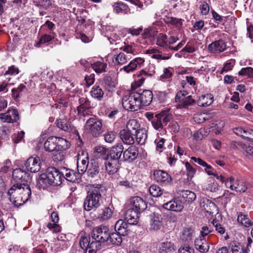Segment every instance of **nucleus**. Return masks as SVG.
<instances>
[{
	"mask_svg": "<svg viewBox=\"0 0 253 253\" xmlns=\"http://www.w3.org/2000/svg\"><path fill=\"white\" fill-rule=\"evenodd\" d=\"M84 129L93 137H99L104 131L103 121L95 116L89 118L85 123Z\"/></svg>",
	"mask_w": 253,
	"mask_h": 253,
	"instance_id": "20e7f679",
	"label": "nucleus"
},
{
	"mask_svg": "<svg viewBox=\"0 0 253 253\" xmlns=\"http://www.w3.org/2000/svg\"><path fill=\"white\" fill-rule=\"evenodd\" d=\"M92 68L97 73H101L105 71L107 67V64L101 61H97L91 64Z\"/></svg>",
	"mask_w": 253,
	"mask_h": 253,
	"instance_id": "49530a36",
	"label": "nucleus"
},
{
	"mask_svg": "<svg viewBox=\"0 0 253 253\" xmlns=\"http://www.w3.org/2000/svg\"><path fill=\"white\" fill-rule=\"evenodd\" d=\"M201 206L205 211L210 215H212L217 212V207L216 205L209 199H204L201 203Z\"/></svg>",
	"mask_w": 253,
	"mask_h": 253,
	"instance_id": "a878e982",
	"label": "nucleus"
},
{
	"mask_svg": "<svg viewBox=\"0 0 253 253\" xmlns=\"http://www.w3.org/2000/svg\"><path fill=\"white\" fill-rule=\"evenodd\" d=\"M12 177L17 182L16 183H30L31 181V177L29 173L20 168L16 169L13 170Z\"/></svg>",
	"mask_w": 253,
	"mask_h": 253,
	"instance_id": "9d476101",
	"label": "nucleus"
},
{
	"mask_svg": "<svg viewBox=\"0 0 253 253\" xmlns=\"http://www.w3.org/2000/svg\"><path fill=\"white\" fill-rule=\"evenodd\" d=\"M120 49L127 53H131L133 55L135 54V49L130 45L127 44L122 46L120 48Z\"/></svg>",
	"mask_w": 253,
	"mask_h": 253,
	"instance_id": "69168bd1",
	"label": "nucleus"
},
{
	"mask_svg": "<svg viewBox=\"0 0 253 253\" xmlns=\"http://www.w3.org/2000/svg\"><path fill=\"white\" fill-rule=\"evenodd\" d=\"M95 217L102 220L108 219L112 215V211L108 207H105L104 209H98L95 210Z\"/></svg>",
	"mask_w": 253,
	"mask_h": 253,
	"instance_id": "c756f323",
	"label": "nucleus"
},
{
	"mask_svg": "<svg viewBox=\"0 0 253 253\" xmlns=\"http://www.w3.org/2000/svg\"><path fill=\"white\" fill-rule=\"evenodd\" d=\"M191 159L194 162L197 163L199 165L205 167V171L209 175H215V174L213 172V168L210 165H208L206 162L204 161L202 159L200 158H196L195 157H191Z\"/></svg>",
	"mask_w": 253,
	"mask_h": 253,
	"instance_id": "4c0bfd02",
	"label": "nucleus"
},
{
	"mask_svg": "<svg viewBox=\"0 0 253 253\" xmlns=\"http://www.w3.org/2000/svg\"><path fill=\"white\" fill-rule=\"evenodd\" d=\"M153 175L155 180L162 186L170 185L172 183L171 176L164 170H155Z\"/></svg>",
	"mask_w": 253,
	"mask_h": 253,
	"instance_id": "1a4fd4ad",
	"label": "nucleus"
},
{
	"mask_svg": "<svg viewBox=\"0 0 253 253\" xmlns=\"http://www.w3.org/2000/svg\"><path fill=\"white\" fill-rule=\"evenodd\" d=\"M140 214V212H137L136 210L131 207L126 212L125 219L127 220L128 224H136L138 222Z\"/></svg>",
	"mask_w": 253,
	"mask_h": 253,
	"instance_id": "5701e85b",
	"label": "nucleus"
},
{
	"mask_svg": "<svg viewBox=\"0 0 253 253\" xmlns=\"http://www.w3.org/2000/svg\"><path fill=\"white\" fill-rule=\"evenodd\" d=\"M116 133L113 131H108L104 134V140L106 142L112 143L116 138Z\"/></svg>",
	"mask_w": 253,
	"mask_h": 253,
	"instance_id": "bf43d9fd",
	"label": "nucleus"
},
{
	"mask_svg": "<svg viewBox=\"0 0 253 253\" xmlns=\"http://www.w3.org/2000/svg\"><path fill=\"white\" fill-rule=\"evenodd\" d=\"M152 125L156 129H162L163 128V124L161 119L160 114L155 115V119L153 120Z\"/></svg>",
	"mask_w": 253,
	"mask_h": 253,
	"instance_id": "603ef678",
	"label": "nucleus"
},
{
	"mask_svg": "<svg viewBox=\"0 0 253 253\" xmlns=\"http://www.w3.org/2000/svg\"><path fill=\"white\" fill-rule=\"evenodd\" d=\"M92 245V237H82L80 240V245L83 249L89 250Z\"/></svg>",
	"mask_w": 253,
	"mask_h": 253,
	"instance_id": "de8ad7c7",
	"label": "nucleus"
},
{
	"mask_svg": "<svg viewBox=\"0 0 253 253\" xmlns=\"http://www.w3.org/2000/svg\"><path fill=\"white\" fill-rule=\"evenodd\" d=\"M26 89V86L23 84H20L17 88L12 89V97L16 99L19 97L20 93Z\"/></svg>",
	"mask_w": 253,
	"mask_h": 253,
	"instance_id": "5fc2aeb1",
	"label": "nucleus"
},
{
	"mask_svg": "<svg viewBox=\"0 0 253 253\" xmlns=\"http://www.w3.org/2000/svg\"><path fill=\"white\" fill-rule=\"evenodd\" d=\"M49 176L47 172L40 175L37 182L39 188L45 189L49 185H52L51 181L49 179Z\"/></svg>",
	"mask_w": 253,
	"mask_h": 253,
	"instance_id": "f704fd0d",
	"label": "nucleus"
},
{
	"mask_svg": "<svg viewBox=\"0 0 253 253\" xmlns=\"http://www.w3.org/2000/svg\"><path fill=\"white\" fill-rule=\"evenodd\" d=\"M52 40V37L50 35L45 34L41 37L39 42L37 44V46L40 47L41 44L48 42Z\"/></svg>",
	"mask_w": 253,
	"mask_h": 253,
	"instance_id": "680f3d73",
	"label": "nucleus"
},
{
	"mask_svg": "<svg viewBox=\"0 0 253 253\" xmlns=\"http://www.w3.org/2000/svg\"><path fill=\"white\" fill-rule=\"evenodd\" d=\"M144 61V59L142 58H136L131 60L128 65L125 66L122 68L121 71L123 70L127 73L133 72L136 69L137 66L142 65Z\"/></svg>",
	"mask_w": 253,
	"mask_h": 253,
	"instance_id": "c85d7f7f",
	"label": "nucleus"
},
{
	"mask_svg": "<svg viewBox=\"0 0 253 253\" xmlns=\"http://www.w3.org/2000/svg\"><path fill=\"white\" fill-rule=\"evenodd\" d=\"M115 230L120 235L127 236L129 232L128 223L122 219L118 220L115 225Z\"/></svg>",
	"mask_w": 253,
	"mask_h": 253,
	"instance_id": "b1692460",
	"label": "nucleus"
},
{
	"mask_svg": "<svg viewBox=\"0 0 253 253\" xmlns=\"http://www.w3.org/2000/svg\"><path fill=\"white\" fill-rule=\"evenodd\" d=\"M149 192L153 197H159L162 195L163 192L161 188L156 185H152L149 188Z\"/></svg>",
	"mask_w": 253,
	"mask_h": 253,
	"instance_id": "864d4df0",
	"label": "nucleus"
},
{
	"mask_svg": "<svg viewBox=\"0 0 253 253\" xmlns=\"http://www.w3.org/2000/svg\"><path fill=\"white\" fill-rule=\"evenodd\" d=\"M0 119L6 123L15 122L19 120V114L16 109H9L7 112L0 114Z\"/></svg>",
	"mask_w": 253,
	"mask_h": 253,
	"instance_id": "6ab92c4d",
	"label": "nucleus"
},
{
	"mask_svg": "<svg viewBox=\"0 0 253 253\" xmlns=\"http://www.w3.org/2000/svg\"><path fill=\"white\" fill-rule=\"evenodd\" d=\"M178 253H194V250L189 246H185L179 249Z\"/></svg>",
	"mask_w": 253,
	"mask_h": 253,
	"instance_id": "338daca9",
	"label": "nucleus"
},
{
	"mask_svg": "<svg viewBox=\"0 0 253 253\" xmlns=\"http://www.w3.org/2000/svg\"><path fill=\"white\" fill-rule=\"evenodd\" d=\"M47 173L49 176V179L51 181L52 185H60L62 183V179L63 175L62 174L61 170L59 171L54 167H51L48 169Z\"/></svg>",
	"mask_w": 253,
	"mask_h": 253,
	"instance_id": "4468645a",
	"label": "nucleus"
},
{
	"mask_svg": "<svg viewBox=\"0 0 253 253\" xmlns=\"http://www.w3.org/2000/svg\"><path fill=\"white\" fill-rule=\"evenodd\" d=\"M25 167L28 171L37 172L41 169V160L40 157L31 156L25 163Z\"/></svg>",
	"mask_w": 253,
	"mask_h": 253,
	"instance_id": "ddd939ff",
	"label": "nucleus"
},
{
	"mask_svg": "<svg viewBox=\"0 0 253 253\" xmlns=\"http://www.w3.org/2000/svg\"><path fill=\"white\" fill-rule=\"evenodd\" d=\"M128 60L126 55L123 52H120L115 56L113 59V63L118 66H122L126 64Z\"/></svg>",
	"mask_w": 253,
	"mask_h": 253,
	"instance_id": "a19ab883",
	"label": "nucleus"
},
{
	"mask_svg": "<svg viewBox=\"0 0 253 253\" xmlns=\"http://www.w3.org/2000/svg\"><path fill=\"white\" fill-rule=\"evenodd\" d=\"M47 227L50 230H51L53 233H57L61 231V227L59 224H57V223H48Z\"/></svg>",
	"mask_w": 253,
	"mask_h": 253,
	"instance_id": "052dcab7",
	"label": "nucleus"
},
{
	"mask_svg": "<svg viewBox=\"0 0 253 253\" xmlns=\"http://www.w3.org/2000/svg\"><path fill=\"white\" fill-rule=\"evenodd\" d=\"M131 207L136 210L137 212L140 213L144 211L147 206L145 201L141 197L135 196L130 199Z\"/></svg>",
	"mask_w": 253,
	"mask_h": 253,
	"instance_id": "f3484780",
	"label": "nucleus"
},
{
	"mask_svg": "<svg viewBox=\"0 0 253 253\" xmlns=\"http://www.w3.org/2000/svg\"><path fill=\"white\" fill-rule=\"evenodd\" d=\"M127 5L122 2H118L115 3L113 5L114 10L117 13H119L120 12H126V11L127 9Z\"/></svg>",
	"mask_w": 253,
	"mask_h": 253,
	"instance_id": "3c124183",
	"label": "nucleus"
},
{
	"mask_svg": "<svg viewBox=\"0 0 253 253\" xmlns=\"http://www.w3.org/2000/svg\"><path fill=\"white\" fill-rule=\"evenodd\" d=\"M91 96L97 99L98 100H101L103 96L104 92L102 88L98 85H94L90 92Z\"/></svg>",
	"mask_w": 253,
	"mask_h": 253,
	"instance_id": "ea45409f",
	"label": "nucleus"
},
{
	"mask_svg": "<svg viewBox=\"0 0 253 253\" xmlns=\"http://www.w3.org/2000/svg\"><path fill=\"white\" fill-rule=\"evenodd\" d=\"M85 158L86 159H82L80 156L78 158L77 169L78 171L80 173V175L82 173H84L86 170L88 165V157H86Z\"/></svg>",
	"mask_w": 253,
	"mask_h": 253,
	"instance_id": "58836bf2",
	"label": "nucleus"
},
{
	"mask_svg": "<svg viewBox=\"0 0 253 253\" xmlns=\"http://www.w3.org/2000/svg\"><path fill=\"white\" fill-rule=\"evenodd\" d=\"M243 138L249 140H253V130L252 129H245Z\"/></svg>",
	"mask_w": 253,
	"mask_h": 253,
	"instance_id": "774afa93",
	"label": "nucleus"
},
{
	"mask_svg": "<svg viewBox=\"0 0 253 253\" xmlns=\"http://www.w3.org/2000/svg\"><path fill=\"white\" fill-rule=\"evenodd\" d=\"M122 105L125 109L130 111H137L141 108L135 91L123 97Z\"/></svg>",
	"mask_w": 253,
	"mask_h": 253,
	"instance_id": "423d86ee",
	"label": "nucleus"
},
{
	"mask_svg": "<svg viewBox=\"0 0 253 253\" xmlns=\"http://www.w3.org/2000/svg\"><path fill=\"white\" fill-rule=\"evenodd\" d=\"M37 5L47 9L51 5L50 0H37Z\"/></svg>",
	"mask_w": 253,
	"mask_h": 253,
	"instance_id": "0e129e2a",
	"label": "nucleus"
},
{
	"mask_svg": "<svg viewBox=\"0 0 253 253\" xmlns=\"http://www.w3.org/2000/svg\"><path fill=\"white\" fill-rule=\"evenodd\" d=\"M142 128L139 122L135 119L129 120L126 125V129L133 134Z\"/></svg>",
	"mask_w": 253,
	"mask_h": 253,
	"instance_id": "e433bc0d",
	"label": "nucleus"
},
{
	"mask_svg": "<svg viewBox=\"0 0 253 253\" xmlns=\"http://www.w3.org/2000/svg\"><path fill=\"white\" fill-rule=\"evenodd\" d=\"M120 136L123 142L127 145L134 144L135 142L134 134L128 131L126 128L121 130L120 132Z\"/></svg>",
	"mask_w": 253,
	"mask_h": 253,
	"instance_id": "bb28decb",
	"label": "nucleus"
},
{
	"mask_svg": "<svg viewBox=\"0 0 253 253\" xmlns=\"http://www.w3.org/2000/svg\"><path fill=\"white\" fill-rule=\"evenodd\" d=\"M237 221L246 227H249L253 225V222L248 218V215L240 213L237 218Z\"/></svg>",
	"mask_w": 253,
	"mask_h": 253,
	"instance_id": "c03bdc74",
	"label": "nucleus"
},
{
	"mask_svg": "<svg viewBox=\"0 0 253 253\" xmlns=\"http://www.w3.org/2000/svg\"><path fill=\"white\" fill-rule=\"evenodd\" d=\"M80 106L78 107V111H81V109H88L91 107L90 101L87 97H81L79 100Z\"/></svg>",
	"mask_w": 253,
	"mask_h": 253,
	"instance_id": "8fccbe9b",
	"label": "nucleus"
},
{
	"mask_svg": "<svg viewBox=\"0 0 253 253\" xmlns=\"http://www.w3.org/2000/svg\"><path fill=\"white\" fill-rule=\"evenodd\" d=\"M208 48L211 53H219L226 49V44L223 40L220 39L210 44Z\"/></svg>",
	"mask_w": 253,
	"mask_h": 253,
	"instance_id": "4be33fe9",
	"label": "nucleus"
},
{
	"mask_svg": "<svg viewBox=\"0 0 253 253\" xmlns=\"http://www.w3.org/2000/svg\"><path fill=\"white\" fill-rule=\"evenodd\" d=\"M195 247L201 253H207L209 251L210 246L206 239L199 237L195 240Z\"/></svg>",
	"mask_w": 253,
	"mask_h": 253,
	"instance_id": "cd10ccee",
	"label": "nucleus"
},
{
	"mask_svg": "<svg viewBox=\"0 0 253 253\" xmlns=\"http://www.w3.org/2000/svg\"><path fill=\"white\" fill-rule=\"evenodd\" d=\"M124 146L121 143H118L110 149L106 160L121 163V156L123 152Z\"/></svg>",
	"mask_w": 253,
	"mask_h": 253,
	"instance_id": "9b49d317",
	"label": "nucleus"
},
{
	"mask_svg": "<svg viewBox=\"0 0 253 253\" xmlns=\"http://www.w3.org/2000/svg\"><path fill=\"white\" fill-rule=\"evenodd\" d=\"M162 226V218L158 213H153L151 215L149 229L151 231L159 230Z\"/></svg>",
	"mask_w": 253,
	"mask_h": 253,
	"instance_id": "393cba45",
	"label": "nucleus"
},
{
	"mask_svg": "<svg viewBox=\"0 0 253 253\" xmlns=\"http://www.w3.org/2000/svg\"><path fill=\"white\" fill-rule=\"evenodd\" d=\"M156 44L163 48L164 51H168V39L166 35L160 33L157 37Z\"/></svg>",
	"mask_w": 253,
	"mask_h": 253,
	"instance_id": "c9c22d12",
	"label": "nucleus"
},
{
	"mask_svg": "<svg viewBox=\"0 0 253 253\" xmlns=\"http://www.w3.org/2000/svg\"><path fill=\"white\" fill-rule=\"evenodd\" d=\"M103 84L105 87L108 91L113 90L116 86V83L110 76H106L104 78Z\"/></svg>",
	"mask_w": 253,
	"mask_h": 253,
	"instance_id": "a18cd8bd",
	"label": "nucleus"
},
{
	"mask_svg": "<svg viewBox=\"0 0 253 253\" xmlns=\"http://www.w3.org/2000/svg\"><path fill=\"white\" fill-rule=\"evenodd\" d=\"M175 250L173 243L166 241L159 244L158 250L160 253H171Z\"/></svg>",
	"mask_w": 253,
	"mask_h": 253,
	"instance_id": "2f4dec72",
	"label": "nucleus"
},
{
	"mask_svg": "<svg viewBox=\"0 0 253 253\" xmlns=\"http://www.w3.org/2000/svg\"><path fill=\"white\" fill-rule=\"evenodd\" d=\"M109 151L110 149L101 146H97L95 147V152L100 155L104 160H106Z\"/></svg>",
	"mask_w": 253,
	"mask_h": 253,
	"instance_id": "09e8293b",
	"label": "nucleus"
},
{
	"mask_svg": "<svg viewBox=\"0 0 253 253\" xmlns=\"http://www.w3.org/2000/svg\"><path fill=\"white\" fill-rule=\"evenodd\" d=\"M101 188V185L97 184L95 186L93 185L89 190L84 202V207L85 211H90L93 209L95 210L99 207Z\"/></svg>",
	"mask_w": 253,
	"mask_h": 253,
	"instance_id": "7ed1b4c3",
	"label": "nucleus"
},
{
	"mask_svg": "<svg viewBox=\"0 0 253 253\" xmlns=\"http://www.w3.org/2000/svg\"><path fill=\"white\" fill-rule=\"evenodd\" d=\"M123 236L120 235L117 232L110 233L109 241L113 245L116 246H120L122 243Z\"/></svg>",
	"mask_w": 253,
	"mask_h": 253,
	"instance_id": "79ce46f5",
	"label": "nucleus"
},
{
	"mask_svg": "<svg viewBox=\"0 0 253 253\" xmlns=\"http://www.w3.org/2000/svg\"><path fill=\"white\" fill-rule=\"evenodd\" d=\"M185 165L188 176L191 178H192L196 172V169L188 162H185Z\"/></svg>",
	"mask_w": 253,
	"mask_h": 253,
	"instance_id": "4d7b16f0",
	"label": "nucleus"
},
{
	"mask_svg": "<svg viewBox=\"0 0 253 253\" xmlns=\"http://www.w3.org/2000/svg\"><path fill=\"white\" fill-rule=\"evenodd\" d=\"M55 124L58 128L68 132H71L76 130L75 127L70 120L65 118L57 119Z\"/></svg>",
	"mask_w": 253,
	"mask_h": 253,
	"instance_id": "aec40b11",
	"label": "nucleus"
},
{
	"mask_svg": "<svg viewBox=\"0 0 253 253\" xmlns=\"http://www.w3.org/2000/svg\"><path fill=\"white\" fill-rule=\"evenodd\" d=\"M100 166L98 162L95 160H91L89 168L87 171V175L89 178L93 179L100 178L102 173L100 171Z\"/></svg>",
	"mask_w": 253,
	"mask_h": 253,
	"instance_id": "dca6fc26",
	"label": "nucleus"
},
{
	"mask_svg": "<svg viewBox=\"0 0 253 253\" xmlns=\"http://www.w3.org/2000/svg\"><path fill=\"white\" fill-rule=\"evenodd\" d=\"M63 143H67L66 139L62 137L50 136L44 143V149L47 152H52L57 149L59 145Z\"/></svg>",
	"mask_w": 253,
	"mask_h": 253,
	"instance_id": "6e6552de",
	"label": "nucleus"
},
{
	"mask_svg": "<svg viewBox=\"0 0 253 253\" xmlns=\"http://www.w3.org/2000/svg\"><path fill=\"white\" fill-rule=\"evenodd\" d=\"M91 236L92 237V244L100 249L101 243H104L109 241L110 232L109 228L105 225L100 226L93 228Z\"/></svg>",
	"mask_w": 253,
	"mask_h": 253,
	"instance_id": "39448f33",
	"label": "nucleus"
},
{
	"mask_svg": "<svg viewBox=\"0 0 253 253\" xmlns=\"http://www.w3.org/2000/svg\"><path fill=\"white\" fill-rule=\"evenodd\" d=\"M138 155V148L135 146H131L124 151L123 159L125 161L132 162L137 158Z\"/></svg>",
	"mask_w": 253,
	"mask_h": 253,
	"instance_id": "412c9836",
	"label": "nucleus"
},
{
	"mask_svg": "<svg viewBox=\"0 0 253 253\" xmlns=\"http://www.w3.org/2000/svg\"><path fill=\"white\" fill-rule=\"evenodd\" d=\"M68 148V142L59 145L57 149L52 152V158L54 162H58L63 161L66 154V150Z\"/></svg>",
	"mask_w": 253,
	"mask_h": 253,
	"instance_id": "2eb2a0df",
	"label": "nucleus"
},
{
	"mask_svg": "<svg viewBox=\"0 0 253 253\" xmlns=\"http://www.w3.org/2000/svg\"><path fill=\"white\" fill-rule=\"evenodd\" d=\"M252 73H253V69L252 67H249L242 68L239 72V75L240 76H248L250 77Z\"/></svg>",
	"mask_w": 253,
	"mask_h": 253,
	"instance_id": "e2e57ef3",
	"label": "nucleus"
},
{
	"mask_svg": "<svg viewBox=\"0 0 253 253\" xmlns=\"http://www.w3.org/2000/svg\"><path fill=\"white\" fill-rule=\"evenodd\" d=\"M193 232L191 229L186 228L182 232V234L181 236V239L185 241L191 240L193 236Z\"/></svg>",
	"mask_w": 253,
	"mask_h": 253,
	"instance_id": "6e6d98bb",
	"label": "nucleus"
},
{
	"mask_svg": "<svg viewBox=\"0 0 253 253\" xmlns=\"http://www.w3.org/2000/svg\"><path fill=\"white\" fill-rule=\"evenodd\" d=\"M186 91H179L176 94L175 101L177 108H187L195 103V101L191 95H188Z\"/></svg>",
	"mask_w": 253,
	"mask_h": 253,
	"instance_id": "0eeeda50",
	"label": "nucleus"
},
{
	"mask_svg": "<svg viewBox=\"0 0 253 253\" xmlns=\"http://www.w3.org/2000/svg\"><path fill=\"white\" fill-rule=\"evenodd\" d=\"M61 172L63 178L72 182H78L81 177L80 173L78 172H77L65 167L61 168Z\"/></svg>",
	"mask_w": 253,
	"mask_h": 253,
	"instance_id": "a211bd4d",
	"label": "nucleus"
},
{
	"mask_svg": "<svg viewBox=\"0 0 253 253\" xmlns=\"http://www.w3.org/2000/svg\"><path fill=\"white\" fill-rule=\"evenodd\" d=\"M213 98V96L210 93L202 95L199 97L197 100V104L200 107L209 106L212 103Z\"/></svg>",
	"mask_w": 253,
	"mask_h": 253,
	"instance_id": "473e14b6",
	"label": "nucleus"
},
{
	"mask_svg": "<svg viewBox=\"0 0 253 253\" xmlns=\"http://www.w3.org/2000/svg\"><path fill=\"white\" fill-rule=\"evenodd\" d=\"M140 107L148 106L153 99V93L150 90H143L142 92L135 91Z\"/></svg>",
	"mask_w": 253,
	"mask_h": 253,
	"instance_id": "f8f14e48",
	"label": "nucleus"
},
{
	"mask_svg": "<svg viewBox=\"0 0 253 253\" xmlns=\"http://www.w3.org/2000/svg\"><path fill=\"white\" fill-rule=\"evenodd\" d=\"M105 169L110 175L116 173L120 168L121 163H117L110 160H105Z\"/></svg>",
	"mask_w": 253,
	"mask_h": 253,
	"instance_id": "7c9ffc66",
	"label": "nucleus"
},
{
	"mask_svg": "<svg viewBox=\"0 0 253 253\" xmlns=\"http://www.w3.org/2000/svg\"><path fill=\"white\" fill-rule=\"evenodd\" d=\"M229 253H246L242 246L238 243L232 242L229 245Z\"/></svg>",
	"mask_w": 253,
	"mask_h": 253,
	"instance_id": "37998d69",
	"label": "nucleus"
},
{
	"mask_svg": "<svg viewBox=\"0 0 253 253\" xmlns=\"http://www.w3.org/2000/svg\"><path fill=\"white\" fill-rule=\"evenodd\" d=\"M196 198V195L194 192L189 190H183L181 191L179 196L165 203L163 208L168 210L180 212L183 210L185 204L191 203L195 201Z\"/></svg>",
	"mask_w": 253,
	"mask_h": 253,
	"instance_id": "f03ea898",
	"label": "nucleus"
},
{
	"mask_svg": "<svg viewBox=\"0 0 253 253\" xmlns=\"http://www.w3.org/2000/svg\"><path fill=\"white\" fill-rule=\"evenodd\" d=\"M27 184H14L9 190L7 194L9 200L16 207H19L25 203L31 195V190Z\"/></svg>",
	"mask_w": 253,
	"mask_h": 253,
	"instance_id": "f257e3e1",
	"label": "nucleus"
},
{
	"mask_svg": "<svg viewBox=\"0 0 253 253\" xmlns=\"http://www.w3.org/2000/svg\"><path fill=\"white\" fill-rule=\"evenodd\" d=\"M134 138L136 139L138 144H144L147 139V130L145 128L142 127L134 133Z\"/></svg>",
	"mask_w": 253,
	"mask_h": 253,
	"instance_id": "72a5a7b5",
	"label": "nucleus"
},
{
	"mask_svg": "<svg viewBox=\"0 0 253 253\" xmlns=\"http://www.w3.org/2000/svg\"><path fill=\"white\" fill-rule=\"evenodd\" d=\"M247 189L246 183L241 181H239L237 185L234 187V190L237 192H244Z\"/></svg>",
	"mask_w": 253,
	"mask_h": 253,
	"instance_id": "13d9d810",
	"label": "nucleus"
}]
</instances>
